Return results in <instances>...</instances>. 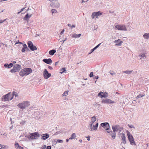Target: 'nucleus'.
I'll list each match as a JSON object with an SVG mask.
<instances>
[{"mask_svg":"<svg viewBox=\"0 0 149 149\" xmlns=\"http://www.w3.org/2000/svg\"><path fill=\"white\" fill-rule=\"evenodd\" d=\"M19 146L18 143H15V147L16 148H18L19 147Z\"/></svg>","mask_w":149,"mask_h":149,"instance_id":"nucleus-40","label":"nucleus"},{"mask_svg":"<svg viewBox=\"0 0 149 149\" xmlns=\"http://www.w3.org/2000/svg\"><path fill=\"white\" fill-rule=\"evenodd\" d=\"M4 21L5 20H2L0 19V23H3Z\"/></svg>","mask_w":149,"mask_h":149,"instance_id":"nucleus-55","label":"nucleus"},{"mask_svg":"<svg viewBox=\"0 0 149 149\" xmlns=\"http://www.w3.org/2000/svg\"><path fill=\"white\" fill-rule=\"evenodd\" d=\"M11 94L12 95V96L13 97L15 96V97H16L18 96L17 93L15 92H13Z\"/></svg>","mask_w":149,"mask_h":149,"instance_id":"nucleus-30","label":"nucleus"},{"mask_svg":"<svg viewBox=\"0 0 149 149\" xmlns=\"http://www.w3.org/2000/svg\"><path fill=\"white\" fill-rule=\"evenodd\" d=\"M68 91H65L63 94V96H66L68 95Z\"/></svg>","mask_w":149,"mask_h":149,"instance_id":"nucleus-37","label":"nucleus"},{"mask_svg":"<svg viewBox=\"0 0 149 149\" xmlns=\"http://www.w3.org/2000/svg\"><path fill=\"white\" fill-rule=\"evenodd\" d=\"M42 61L45 63L49 65H50L52 62V61L50 58L47 59H44Z\"/></svg>","mask_w":149,"mask_h":149,"instance_id":"nucleus-17","label":"nucleus"},{"mask_svg":"<svg viewBox=\"0 0 149 149\" xmlns=\"http://www.w3.org/2000/svg\"><path fill=\"white\" fill-rule=\"evenodd\" d=\"M56 52V50L54 49H52L50 50L49 52V54L51 55H53Z\"/></svg>","mask_w":149,"mask_h":149,"instance_id":"nucleus-25","label":"nucleus"},{"mask_svg":"<svg viewBox=\"0 0 149 149\" xmlns=\"http://www.w3.org/2000/svg\"><path fill=\"white\" fill-rule=\"evenodd\" d=\"M95 49L94 48L93 49L91 50V52H93Z\"/></svg>","mask_w":149,"mask_h":149,"instance_id":"nucleus-56","label":"nucleus"},{"mask_svg":"<svg viewBox=\"0 0 149 149\" xmlns=\"http://www.w3.org/2000/svg\"><path fill=\"white\" fill-rule=\"evenodd\" d=\"M102 14V13L100 11L94 12L92 13L91 17L93 19H96V18H98L99 16H100Z\"/></svg>","mask_w":149,"mask_h":149,"instance_id":"nucleus-8","label":"nucleus"},{"mask_svg":"<svg viewBox=\"0 0 149 149\" xmlns=\"http://www.w3.org/2000/svg\"><path fill=\"white\" fill-rule=\"evenodd\" d=\"M64 29H63V30H62V31L61 32V35H62L64 33Z\"/></svg>","mask_w":149,"mask_h":149,"instance_id":"nucleus-54","label":"nucleus"},{"mask_svg":"<svg viewBox=\"0 0 149 149\" xmlns=\"http://www.w3.org/2000/svg\"><path fill=\"white\" fill-rule=\"evenodd\" d=\"M60 40V41L61 42L62 41H63V40L62 39V38H60L59 39Z\"/></svg>","mask_w":149,"mask_h":149,"instance_id":"nucleus-61","label":"nucleus"},{"mask_svg":"<svg viewBox=\"0 0 149 149\" xmlns=\"http://www.w3.org/2000/svg\"><path fill=\"white\" fill-rule=\"evenodd\" d=\"M26 123V121L25 120H22V121L20 122V124L21 125H22Z\"/></svg>","mask_w":149,"mask_h":149,"instance_id":"nucleus-41","label":"nucleus"},{"mask_svg":"<svg viewBox=\"0 0 149 149\" xmlns=\"http://www.w3.org/2000/svg\"><path fill=\"white\" fill-rule=\"evenodd\" d=\"M1 135H3L4 136H6L7 135V134L6 133H4L3 134H1Z\"/></svg>","mask_w":149,"mask_h":149,"instance_id":"nucleus-58","label":"nucleus"},{"mask_svg":"<svg viewBox=\"0 0 149 149\" xmlns=\"http://www.w3.org/2000/svg\"><path fill=\"white\" fill-rule=\"evenodd\" d=\"M114 42L116 44L115 45L117 46H120L121 44L123 42L122 41H120L119 39L115 40Z\"/></svg>","mask_w":149,"mask_h":149,"instance_id":"nucleus-18","label":"nucleus"},{"mask_svg":"<svg viewBox=\"0 0 149 149\" xmlns=\"http://www.w3.org/2000/svg\"><path fill=\"white\" fill-rule=\"evenodd\" d=\"M28 47L30 49L33 51L37 49V48L36 46L33 45L32 42L30 41L28 42Z\"/></svg>","mask_w":149,"mask_h":149,"instance_id":"nucleus-9","label":"nucleus"},{"mask_svg":"<svg viewBox=\"0 0 149 149\" xmlns=\"http://www.w3.org/2000/svg\"><path fill=\"white\" fill-rule=\"evenodd\" d=\"M60 5V3L58 1H56L54 3V2L50 4V6H52L57 8H58L59 7Z\"/></svg>","mask_w":149,"mask_h":149,"instance_id":"nucleus-14","label":"nucleus"},{"mask_svg":"<svg viewBox=\"0 0 149 149\" xmlns=\"http://www.w3.org/2000/svg\"><path fill=\"white\" fill-rule=\"evenodd\" d=\"M58 61H57V62H56L55 63V64H54V65L55 66H56L58 64Z\"/></svg>","mask_w":149,"mask_h":149,"instance_id":"nucleus-59","label":"nucleus"},{"mask_svg":"<svg viewBox=\"0 0 149 149\" xmlns=\"http://www.w3.org/2000/svg\"><path fill=\"white\" fill-rule=\"evenodd\" d=\"M96 123L95 124V125H93V127H92V131L93 130H96L97 129V127L98 126V122H96Z\"/></svg>","mask_w":149,"mask_h":149,"instance_id":"nucleus-21","label":"nucleus"},{"mask_svg":"<svg viewBox=\"0 0 149 149\" xmlns=\"http://www.w3.org/2000/svg\"><path fill=\"white\" fill-rule=\"evenodd\" d=\"M2 145L0 144V149L2 148Z\"/></svg>","mask_w":149,"mask_h":149,"instance_id":"nucleus-62","label":"nucleus"},{"mask_svg":"<svg viewBox=\"0 0 149 149\" xmlns=\"http://www.w3.org/2000/svg\"><path fill=\"white\" fill-rule=\"evenodd\" d=\"M90 136H88V137H87V140L88 141H89L90 140Z\"/></svg>","mask_w":149,"mask_h":149,"instance_id":"nucleus-57","label":"nucleus"},{"mask_svg":"<svg viewBox=\"0 0 149 149\" xmlns=\"http://www.w3.org/2000/svg\"><path fill=\"white\" fill-rule=\"evenodd\" d=\"M130 144L132 145H136V144L135 143V142L134 140V139L132 140V141H130Z\"/></svg>","mask_w":149,"mask_h":149,"instance_id":"nucleus-34","label":"nucleus"},{"mask_svg":"<svg viewBox=\"0 0 149 149\" xmlns=\"http://www.w3.org/2000/svg\"><path fill=\"white\" fill-rule=\"evenodd\" d=\"M115 27L117 28L118 30L127 31V29L124 25H117L115 26Z\"/></svg>","mask_w":149,"mask_h":149,"instance_id":"nucleus-7","label":"nucleus"},{"mask_svg":"<svg viewBox=\"0 0 149 149\" xmlns=\"http://www.w3.org/2000/svg\"><path fill=\"white\" fill-rule=\"evenodd\" d=\"M32 15L33 14L32 13L29 14V13H27V14L25 15V17L23 18L24 20L26 21L27 22L28 25H29L28 24L29 19L32 16Z\"/></svg>","mask_w":149,"mask_h":149,"instance_id":"nucleus-11","label":"nucleus"},{"mask_svg":"<svg viewBox=\"0 0 149 149\" xmlns=\"http://www.w3.org/2000/svg\"><path fill=\"white\" fill-rule=\"evenodd\" d=\"M2 146H3L2 147V148L4 149H8L9 148V146L7 145H2Z\"/></svg>","mask_w":149,"mask_h":149,"instance_id":"nucleus-35","label":"nucleus"},{"mask_svg":"<svg viewBox=\"0 0 149 149\" xmlns=\"http://www.w3.org/2000/svg\"><path fill=\"white\" fill-rule=\"evenodd\" d=\"M111 133H113V134L112 135L110 134L111 136V137L112 139H114L116 137V132H113L112 131H111Z\"/></svg>","mask_w":149,"mask_h":149,"instance_id":"nucleus-29","label":"nucleus"},{"mask_svg":"<svg viewBox=\"0 0 149 149\" xmlns=\"http://www.w3.org/2000/svg\"><path fill=\"white\" fill-rule=\"evenodd\" d=\"M19 43L22 44L23 45V48H22L21 51L22 52H24L26 51V44H23L22 42H17L15 43V44Z\"/></svg>","mask_w":149,"mask_h":149,"instance_id":"nucleus-20","label":"nucleus"},{"mask_svg":"<svg viewBox=\"0 0 149 149\" xmlns=\"http://www.w3.org/2000/svg\"><path fill=\"white\" fill-rule=\"evenodd\" d=\"M76 137V135L75 133H73L70 138H69V139H74Z\"/></svg>","mask_w":149,"mask_h":149,"instance_id":"nucleus-27","label":"nucleus"},{"mask_svg":"<svg viewBox=\"0 0 149 149\" xmlns=\"http://www.w3.org/2000/svg\"><path fill=\"white\" fill-rule=\"evenodd\" d=\"M21 68V65L19 64L15 65L12 69L10 70L11 72H19Z\"/></svg>","mask_w":149,"mask_h":149,"instance_id":"nucleus-5","label":"nucleus"},{"mask_svg":"<svg viewBox=\"0 0 149 149\" xmlns=\"http://www.w3.org/2000/svg\"><path fill=\"white\" fill-rule=\"evenodd\" d=\"M121 137L122 138V143L125 144L126 143V141L125 134L123 133H122L121 134Z\"/></svg>","mask_w":149,"mask_h":149,"instance_id":"nucleus-15","label":"nucleus"},{"mask_svg":"<svg viewBox=\"0 0 149 149\" xmlns=\"http://www.w3.org/2000/svg\"><path fill=\"white\" fill-rule=\"evenodd\" d=\"M101 43H100L98 45H97L96 46H95L94 48H95V49H96L97 48L100 46V45H101Z\"/></svg>","mask_w":149,"mask_h":149,"instance_id":"nucleus-48","label":"nucleus"},{"mask_svg":"<svg viewBox=\"0 0 149 149\" xmlns=\"http://www.w3.org/2000/svg\"><path fill=\"white\" fill-rule=\"evenodd\" d=\"M133 72V70H126L125 71H123V72L127 74H131L132 72Z\"/></svg>","mask_w":149,"mask_h":149,"instance_id":"nucleus-26","label":"nucleus"},{"mask_svg":"<svg viewBox=\"0 0 149 149\" xmlns=\"http://www.w3.org/2000/svg\"><path fill=\"white\" fill-rule=\"evenodd\" d=\"M144 96V95H141L140 94L139 95H138L136 97V98L137 99V98H139L140 97H143V96Z\"/></svg>","mask_w":149,"mask_h":149,"instance_id":"nucleus-42","label":"nucleus"},{"mask_svg":"<svg viewBox=\"0 0 149 149\" xmlns=\"http://www.w3.org/2000/svg\"><path fill=\"white\" fill-rule=\"evenodd\" d=\"M101 125L107 130H108L109 129V125L107 123H102L101 124Z\"/></svg>","mask_w":149,"mask_h":149,"instance_id":"nucleus-13","label":"nucleus"},{"mask_svg":"<svg viewBox=\"0 0 149 149\" xmlns=\"http://www.w3.org/2000/svg\"><path fill=\"white\" fill-rule=\"evenodd\" d=\"M51 146H48L47 147V149H51Z\"/></svg>","mask_w":149,"mask_h":149,"instance_id":"nucleus-49","label":"nucleus"},{"mask_svg":"<svg viewBox=\"0 0 149 149\" xmlns=\"http://www.w3.org/2000/svg\"><path fill=\"white\" fill-rule=\"evenodd\" d=\"M75 26H76L75 25H73L71 26V29H72L73 28L75 27Z\"/></svg>","mask_w":149,"mask_h":149,"instance_id":"nucleus-51","label":"nucleus"},{"mask_svg":"<svg viewBox=\"0 0 149 149\" xmlns=\"http://www.w3.org/2000/svg\"><path fill=\"white\" fill-rule=\"evenodd\" d=\"M32 72V70L29 68H25L21 70L19 72V74L21 77L26 76Z\"/></svg>","mask_w":149,"mask_h":149,"instance_id":"nucleus-1","label":"nucleus"},{"mask_svg":"<svg viewBox=\"0 0 149 149\" xmlns=\"http://www.w3.org/2000/svg\"><path fill=\"white\" fill-rule=\"evenodd\" d=\"M94 124H93L92 123H90V124L89 125V126H90V128H91V130L90 131H92V127H93V125Z\"/></svg>","mask_w":149,"mask_h":149,"instance_id":"nucleus-39","label":"nucleus"},{"mask_svg":"<svg viewBox=\"0 0 149 149\" xmlns=\"http://www.w3.org/2000/svg\"><path fill=\"white\" fill-rule=\"evenodd\" d=\"M81 36V34H77L76 33H74L72 35V37L73 38H79Z\"/></svg>","mask_w":149,"mask_h":149,"instance_id":"nucleus-24","label":"nucleus"},{"mask_svg":"<svg viewBox=\"0 0 149 149\" xmlns=\"http://www.w3.org/2000/svg\"><path fill=\"white\" fill-rule=\"evenodd\" d=\"M93 72H91L89 74V76L90 77H93Z\"/></svg>","mask_w":149,"mask_h":149,"instance_id":"nucleus-45","label":"nucleus"},{"mask_svg":"<svg viewBox=\"0 0 149 149\" xmlns=\"http://www.w3.org/2000/svg\"><path fill=\"white\" fill-rule=\"evenodd\" d=\"M25 136L28 139H36L39 137L40 135L38 132H35L34 133H31L30 134L27 135H26Z\"/></svg>","mask_w":149,"mask_h":149,"instance_id":"nucleus-4","label":"nucleus"},{"mask_svg":"<svg viewBox=\"0 0 149 149\" xmlns=\"http://www.w3.org/2000/svg\"><path fill=\"white\" fill-rule=\"evenodd\" d=\"M48 68L50 70H52L53 69V68L52 67L49 66Z\"/></svg>","mask_w":149,"mask_h":149,"instance_id":"nucleus-53","label":"nucleus"},{"mask_svg":"<svg viewBox=\"0 0 149 149\" xmlns=\"http://www.w3.org/2000/svg\"><path fill=\"white\" fill-rule=\"evenodd\" d=\"M127 134L128 136V139L129 141H132V140L134 139V138L132 135L130 134L129 132L127 131Z\"/></svg>","mask_w":149,"mask_h":149,"instance_id":"nucleus-19","label":"nucleus"},{"mask_svg":"<svg viewBox=\"0 0 149 149\" xmlns=\"http://www.w3.org/2000/svg\"><path fill=\"white\" fill-rule=\"evenodd\" d=\"M143 37L146 39H148L149 38L147 33H144L143 35Z\"/></svg>","mask_w":149,"mask_h":149,"instance_id":"nucleus-33","label":"nucleus"},{"mask_svg":"<svg viewBox=\"0 0 149 149\" xmlns=\"http://www.w3.org/2000/svg\"><path fill=\"white\" fill-rule=\"evenodd\" d=\"M13 98V96L10 93H9L3 96L2 97V100L4 101H8L12 100Z\"/></svg>","mask_w":149,"mask_h":149,"instance_id":"nucleus-3","label":"nucleus"},{"mask_svg":"<svg viewBox=\"0 0 149 149\" xmlns=\"http://www.w3.org/2000/svg\"><path fill=\"white\" fill-rule=\"evenodd\" d=\"M91 122H90V123H92L93 124H94V123H95H95H96V122H96V118L94 116H93L92 117V118H91Z\"/></svg>","mask_w":149,"mask_h":149,"instance_id":"nucleus-23","label":"nucleus"},{"mask_svg":"<svg viewBox=\"0 0 149 149\" xmlns=\"http://www.w3.org/2000/svg\"><path fill=\"white\" fill-rule=\"evenodd\" d=\"M128 126L130 128H133L134 129L135 128V127H134V126L133 125H130L129 124Z\"/></svg>","mask_w":149,"mask_h":149,"instance_id":"nucleus-38","label":"nucleus"},{"mask_svg":"<svg viewBox=\"0 0 149 149\" xmlns=\"http://www.w3.org/2000/svg\"><path fill=\"white\" fill-rule=\"evenodd\" d=\"M103 93L102 92H100V93H99L98 94V95L100 96L101 97V95H102V94Z\"/></svg>","mask_w":149,"mask_h":149,"instance_id":"nucleus-47","label":"nucleus"},{"mask_svg":"<svg viewBox=\"0 0 149 149\" xmlns=\"http://www.w3.org/2000/svg\"><path fill=\"white\" fill-rule=\"evenodd\" d=\"M108 97V95H107V93L105 92L104 93V94L102 95H101V97L102 98V97Z\"/></svg>","mask_w":149,"mask_h":149,"instance_id":"nucleus-28","label":"nucleus"},{"mask_svg":"<svg viewBox=\"0 0 149 149\" xmlns=\"http://www.w3.org/2000/svg\"><path fill=\"white\" fill-rule=\"evenodd\" d=\"M109 72L110 73V74H111V75H114L115 73L114 72H113L112 71H110Z\"/></svg>","mask_w":149,"mask_h":149,"instance_id":"nucleus-46","label":"nucleus"},{"mask_svg":"<svg viewBox=\"0 0 149 149\" xmlns=\"http://www.w3.org/2000/svg\"><path fill=\"white\" fill-rule=\"evenodd\" d=\"M112 128L113 130V132H116L118 131H120L122 128L119 125H116L114 126H112Z\"/></svg>","mask_w":149,"mask_h":149,"instance_id":"nucleus-10","label":"nucleus"},{"mask_svg":"<svg viewBox=\"0 0 149 149\" xmlns=\"http://www.w3.org/2000/svg\"><path fill=\"white\" fill-rule=\"evenodd\" d=\"M13 65V64L12 63H10L9 64L7 63H6L4 64V67L5 68H10L12 67Z\"/></svg>","mask_w":149,"mask_h":149,"instance_id":"nucleus-22","label":"nucleus"},{"mask_svg":"<svg viewBox=\"0 0 149 149\" xmlns=\"http://www.w3.org/2000/svg\"><path fill=\"white\" fill-rule=\"evenodd\" d=\"M115 102L109 99L106 98L103 99L101 101L102 103L107 104H113Z\"/></svg>","mask_w":149,"mask_h":149,"instance_id":"nucleus-6","label":"nucleus"},{"mask_svg":"<svg viewBox=\"0 0 149 149\" xmlns=\"http://www.w3.org/2000/svg\"><path fill=\"white\" fill-rule=\"evenodd\" d=\"M46 146L45 145H44L42 148V149H45L46 148Z\"/></svg>","mask_w":149,"mask_h":149,"instance_id":"nucleus-52","label":"nucleus"},{"mask_svg":"<svg viewBox=\"0 0 149 149\" xmlns=\"http://www.w3.org/2000/svg\"><path fill=\"white\" fill-rule=\"evenodd\" d=\"M56 140H57V142L58 143H63V141L62 140L57 139H56Z\"/></svg>","mask_w":149,"mask_h":149,"instance_id":"nucleus-43","label":"nucleus"},{"mask_svg":"<svg viewBox=\"0 0 149 149\" xmlns=\"http://www.w3.org/2000/svg\"><path fill=\"white\" fill-rule=\"evenodd\" d=\"M25 8V7L21 9V11L22 12L24 10Z\"/></svg>","mask_w":149,"mask_h":149,"instance_id":"nucleus-60","label":"nucleus"},{"mask_svg":"<svg viewBox=\"0 0 149 149\" xmlns=\"http://www.w3.org/2000/svg\"><path fill=\"white\" fill-rule=\"evenodd\" d=\"M139 56L141 57L140 58V59H142V58L143 57V58L144 59L146 57V56L144 54H140L139 55Z\"/></svg>","mask_w":149,"mask_h":149,"instance_id":"nucleus-32","label":"nucleus"},{"mask_svg":"<svg viewBox=\"0 0 149 149\" xmlns=\"http://www.w3.org/2000/svg\"><path fill=\"white\" fill-rule=\"evenodd\" d=\"M68 25L69 26H70V27H71V24H68Z\"/></svg>","mask_w":149,"mask_h":149,"instance_id":"nucleus-64","label":"nucleus"},{"mask_svg":"<svg viewBox=\"0 0 149 149\" xmlns=\"http://www.w3.org/2000/svg\"><path fill=\"white\" fill-rule=\"evenodd\" d=\"M95 78L97 79L98 78V76H96L95 77Z\"/></svg>","mask_w":149,"mask_h":149,"instance_id":"nucleus-63","label":"nucleus"},{"mask_svg":"<svg viewBox=\"0 0 149 149\" xmlns=\"http://www.w3.org/2000/svg\"><path fill=\"white\" fill-rule=\"evenodd\" d=\"M43 75L45 79H47L51 76V74L49 73L46 69H45L43 72Z\"/></svg>","mask_w":149,"mask_h":149,"instance_id":"nucleus-12","label":"nucleus"},{"mask_svg":"<svg viewBox=\"0 0 149 149\" xmlns=\"http://www.w3.org/2000/svg\"><path fill=\"white\" fill-rule=\"evenodd\" d=\"M29 102L25 101L23 102L22 103H19L18 104L17 106L18 107L23 110L29 107Z\"/></svg>","mask_w":149,"mask_h":149,"instance_id":"nucleus-2","label":"nucleus"},{"mask_svg":"<svg viewBox=\"0 0 149 149\" xmlns=\"http://www.w3.org/2000/svg\"><path fill=\"white\" fill-rule=\"evenodd\" d=\"M52 13V14L57 13V11L55 9H53L51 10Z\"/></svg>","mask_w":149,"mask_h":149,"instance_id":"nucleus-36","label":"nucleus"},{"mask_svg":"<svg viewBox=\"0 0 149 149\" xmlns=\"http://www.w3.org/2000/svg\"><path fill=\"white\" fill-rule=\"evenodd\" d=\"M26 51H29V49L28 47H27V45H26Z\"/></svg>","mask_w":149,"mask_h":149,"instance_id":"nucleus-50","label":"nucleus"},{"mask_svg":"<svg viewBox=\"0 0 149 149\" xmlns=\"http://www.w3.org/2000/svg\"><path fill=\"white\" fill-rule=\"evenodd\" d=\"M60 73L61 74H62L63 72H64L65 71H66L65 68H63L61 69L60 70Z\"/></svg>","mask_w":149,"mask_h":149,"instance_id":"nucleus-31","label":"nucleus"},{"mask_svg":"<svg viewBox=\"0 0 149 149\" xmlns=\"http://www.w3.org/2000/svg\"><path fill=\"white\" fill-rule=\"evenodd\" d=\"M41 136L42 137L41 139L43 140H45L49 137V135L47 133L42 134Z\"/></svg>","mask_w":149,"mask_h":149,"instance_id":"nucleus-16","label":"nucleus"},{"mask_svg":"<svg viewBox=\"0 0 149 149\" xmlns=\"http://www.w3.org/2000/svg\"><path fill=\"white\" fill-rule=\"evenodd\" d=\"M57 140H56V139H55L54 141H53V144H54L55 145L57 143Z\"/></svg>","mask_w":149,"mask_h":149,"instance_id":"nucleus-44","label":"nucleus"}]
</instances>
